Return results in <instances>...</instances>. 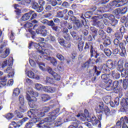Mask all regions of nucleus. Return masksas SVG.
<instances>
[{
  "label": "nucleus",
  "instance_id": "1",
  "mask_svg": "<svg viewBox=\"0 0 128 128\" xmlns=\"http://www.w3.org/2000/svg\"><path fill=\"white\" fill-rule=\"evenodd\" d=\"M50 107L45 106L42 108V110L40 108L32 109L28 112L29 118H36L32 119V122H38L36 126L40 128H50V126L52 124V122L56 118V114L60 112V108H56L54 111L50 113V116L45 118L44 120H40V118L44 116V112H48L50 110Z\"/></svg>",
  "mask_w": 128,
  "mask_h": 128
},
{
  "label": "nucleus",
  "instance_id": "2",
  "mask_svg": "<svg viewBox=\"0 0 128 128\" xmlns=\"http://www.w3.org/2000/svg\"><path fill=\"white\" fill-rule=\"evenodd\" d=\"M32 46H34V48H36L38 50L40 54H42V56L38 57V60H40V58H44L45 60H50V57L48 56L52 55V52L48 49H44V48H46H46H52V46L46 44L44 42L34 44V42H32L29 44V48H32Z\"/></svg>",
  "mask_w": 128,
  "mask_h": 128
},
{
  "label": "nucleus",
  "instance_id": "3",
  "mask_svg": "<svg viewBox=\"0 0 128 128\" xmlns=\"http://www.w3.org/2000/svg\"><path fill=\"white\" fill-rule=\"evenodd\" d=\"M38 96V93L34 92L32 90H30L26 93V98L28 100V104L31 108H36V102L37 100L36 98Z\"/></svg>",
  "mask_w": 128,
  "mask_h": 128
},
{
  "label": "nucleus",
  "instance_id": "4",
  "mask_svg": "<svg viewBox=\"0 0 128 128\" xmlns=\"http://www.w3.org/2000/svg\"><path fill=\"white\" fill-rule=\"evenodd\" d=\"M116 66L114 62L112 60H108L106 62V64H104L102 66V68L104 70H105L104 72H110V70H108V68H110V70H114Z\"/></svg>",
  "mask_w": 128,
  "mask_h": 128
},
{
  "label": "nucleus",
  "instance_id": "5",
  "mask_svg": "<svg viewBox=\"0 0 128 128\" xmlns=\"http://www.w3.org/2000/svg\"><path fill=\"white\" fill-rule=\"evenodd\" d=\"M126 124H128V118L126 116L125 117H122L120 119V121H118L116 122V125L112 127V128H128V126L126 124Z\"/></svg>",
  "mask_w": 128,
  "mask_h": 128
},
{
  "label": "nucleus",
  "instance_id": "6",
  "mask_svg": "<svg viewBox=\"0 0 128 128\" xmlns=\"http://www.w3.org/2000/svg\"><path fill=\"white\" fill-rule=\"evenodd\" d=\"M19 102H20V106L18 110L21 112H26V106L24 104V96L20 95L19 96Z\"/></svg>",
  "mask_w": 128,
  "mask_h": 128
},
{
  "label": "nucleus",
  "instance_id": "7",
  "mask_svg": "<svg viewBox=\"0 0 128 128\" xmlns=\"http://www.w3.org/2000/svg\"><path fill=\"white\" fill-rule=\"evenodd\" d=\"M98 118L99 120L96 118V116H93L92 118L90 116H88L87 120L89 122H92L93 126H97V124L100 126V120H102V115H99L98 116Z\"/></svg>",
  "mask_w": 128,
  "mask_h": 128
},
{
  "label": "nucleus",
  "instance_id": "8",
  "mask_svg": "<svg viewBox=\"0 0 128 128\" xmlns=\"http://www.w3.org/2000/svg\"><path fill=\"white\" fill-rule=\"evenodd\" d=\"M128 2V0H114L110 4L112 8H120L124 6Z\"/></svg>",
  "mask_w": 128,
  "mask_h": 128
},
{
  "label": "nucleus",
  "instance_id": "9",
  "mask_svg": "<svg viewBox=\"0 0 128 128\" xmlns=\"http://www.w3.org/2000/svg\"><path fill=\"white\" fill-rule=\"evenodd\" d=\"M117 70L118 72H121V76L122 78H126V71L124 68V61L122 60H120L118 62Z\"/></svg>",
  "mask_w": 128,
  "mask_h": 128
},
{
  "label": "nucleus",
  "instance_id": "10",
  "mask_svg": "<svg viewBox=\"0 0 128 128\" xmlns=\"http://www.w3.org/2000/svg\"><path fill=\"white\" fill-rule=\"evenodd\" d=\"M96 10V7L94 6L92 8H91V11L90 12H87L84 16L86 18H91L92 15V14H98V12H102V10H97L96 12V13L94 12Z\"/></svg>",
  "mask_w": 128,
  "mask_h": 128
},
{
  "label": "nucleus",
  "instance_id": "11",
  "mask_svg": "<svg viewBox=\"0 0 128 128\" xmlns=\"http://www.w3.org/2000/svg\"><path fill=\"white\" fill-rule=\"evenodd\" d=\"M14 62V58L12 57H10L9 60H6L3 62L0 63V66L2 67V68H4L6 66H8V64L9 66H12V64Z\"/></svg>",
  "mask_w": 128,
  "mask_h": 128
},
{
  "label": "nucleus",
  "instance_id": "12",
  "mask_svg": "<svg viewBox=\"0 0 128 128\" xmlns=\"http://www.w3.org/2000/svg\"><path fill=\"white\" fill-rule=\"evenodd\" d=\"M124 44L120 42V48L121 50V51L119 52V54L122 58H126L127 56L126 50V48H124Z\"/></svg>",
  "mask_w": 128,
  "mask_h": 128
},
{
  "label": "nucleus",
  "instance_id": "13",
  "mask_svg": "<svg viewBox=\"0 0 128 128\" xmlns=\"http://www.w3.org/2000/svg\"><path fill=\"white\" fill-rule=\"evenodd\" d=\"M36 0H23L22 2V4H30V2H33L32 4V8L34 10H36L40 6H38V4L36 2H34ZM25 3H24V2Z\"/></svg>",
  "mask_w": 128,
  "mask_h": 128
},
{
  "label": "nucleus",
  "instance_id": "14",
  "mask_svg": "<svg viewBox=\"0 0 128 128\" xmlns=\"http://www.w3.org/2000/svg\"><path fill=\"white\" fill-rule=\"evenodd\" d=\"M26 72L30 78H34V80H40V76L37 74H34V73L32 72V71L28 70L26 72Z\"/></svg>",
  "mask_w": 128,
  "mask_h": 128
},
{
  "label": "nucleus",
  "instance_id": "15",
  "mask_svg": "<svg viewBox=\"0 0 128 128\" xmlns=\"http://www.w3.org/2000/svg\"><path fill=\"white\" fill-rule=\"evenodd\" d=\"M101 78L104 82L110 84H112V80L110 78V74H103L101 76Z\"/></svg>",
  "mask_w": 128,
  "mask_h": 128
},
{
  "label": "nucleus",
  "instance_id": "16",
  "mask_svg": "<svg viewBox=\"0 0 128 128\" xmlns=\"http://www.w3.org/2000/svg\"><path fill=\"white\" fill-rule=\"evenodd\" d=\"M28 118L26 117L24 118L20 121H18V124L14 122H12V124L14 126L15 128H20V126L22 124V122H28Z\"/></svg>",
  "mask_w": 128,
  "mask_h": 128
},
{
  "label": "nucleus",
  "instance_id": "17",
  "mask_svg": "<svg viewBox=\"0 0 128 128\" xmlns=\"http://www.w3.org/2000/svg\"><path fill=\"white\" fill-rule=\"evenodd\" d=\"M92 18L94 20V22H96V24L99 28H104V24H102V22H100V21L96 22L98 20H102V18H103L102 16H94Z\"/></svg>",
  "mask_w": 128,
  "mask_h": 128
},
{
  "label": "nucleus",
  "instance_id": "18",
  "mask_svg": "<svg viewBox=\"0 0 128 128\" xmlns=\"http://www.w3.org/2000/svg\"><path fill=\"white\" fill-rule=\"evenodd\" d=\"M4 72L6 74H9L8 75V78H14V70H12V68L10 66L8 67L4 70Z\"/></svg>",
  "mask_w": 128,
  "mask_h": 128
},
{
  "label": "nucleus",
  "instance_id": "19",
  "mask_svg": "<svg viewBox=\"0 0 128 128\" xmlns=\"http://www.w3.org/2000/svg\"><path fill=\"white\" fill-rule=\"evenodd\" d=\"M43 90L48 94H53L56 92V88L50 86H45L43 88Z\"/></svg>",
  "mask_w": 128,
  "mask_h": 128
},
{
  "label": "nucleus",
  "instance_id": "20",
  "mask_svg": "<svg viewBox=\"0 0 128 128\" xmlns=\"http://www.w3.org/2000/svg\"><path fill=\"white\" fill-rule=\"evenodd\" d=\"M58 41L60 46H64V48H70V42H65L63 38H58Z\"/></svg>",
  "mask_w": 128,
  "mask_h": 128
},
{
  "label": "nucleus",
  "instance_id": "21",
  "mask_svg": "<svg viewBox=\"0 0 128 128\" xmlns=\"http://www.w3.org/2000/svg\"><path fill=\"white\" fill-rule=\"evenodd\" d=\"M104 102H100L98 106L96 108V112H98V114H100V112H104Z\"/></svg>",
  "mask_w": 128,
  "mask_h": 128
},
{
  "label": "nucleus",
  "instance_id": "22",
  "mask_svg": "<svg viewBox=\"0 0 128 128\" xmlns=\"http://www.w3.org/2000/svg\"><path fill=\"white\" fill-rule=\"evenodd\" d=\"M40 99L44 102H46L48 100H50V96L47 94H42L40 96Z\"/></svg>",
  "mask_w": 128,
  "mask_h": 128
},
{
  "label": "nucleus",
  "instance_id": "23",
  "mask_svg": "<svg viewBox=\"0 0 128 128\" xmlns=\"http://www.w3.org/2000/svg\"><path fill=\"white\" fill-rule=\"evenodd\" d=\"M71 120H73L74 122H72L71 126H68V128H78V124H80V121L76 119H72Z\"/></svg>",
  "mask_w": 128,
  "mask_h": 128
},
{
  "label": "nucleus",
  "instance_id": "24",
  "mask_svg": "<svg viewBox=\"0 0 128 128\" xmlns=\"http://www.w3.org/2000/svg\"><path fill=\"white\" fill-rule=\"evenodd\" d=\"M30 118H32V119L31 120V122H28L26 123L24 128H32V126H34V124H36V122H32V119L38 118L36 116L35 118L34 117H30Z\"/></svg>",
  "mask_w": 128,
  "mask_h": 128
},
{
  "label": "nucleus",
  "instance_id": "25",
  "mask_svg": "<svg viewBox=\"0 0 128 128\" xmlns=\"http://www.w3.org/2000/svg\"><path fill=\"white\" fill-rule=\"evenodd\" d=\"M104 18H108L110 20H112V22L114 20V16L112 14H106L103 15Z\"/></svg>",
  "mask_w": 128,
  "mask_h": 128
},
{
  "label": "nucleus",
  "instance_id": "26",
  "mask_svg": "<svg viewBox=\"0 0 128 128\" xmlns=\"http://www.w3.org/2000/svg\"><path fill=\"white\" fill-rule=\"evenodd\" d=\"M114 14L116 16V18H120L122 13L120 12V9L117 8L114 11Z\"/></svg>",
  "mask_w": 128,
  "mask_h": 128
},
{
  "label": "nucleus",
  "instance_id": "27",
  "mask_svg": "<svg viewBox=\"0 0 128 128\" xmlns=\"http://www.w3.org/2000/svg\"><path fill=\"white\" fill-rule=\"evenodd\" d=\"M80 41L78 44V48L80 52L84 50V42L82 41V38H80Z\"/></svg>",
  "mask_w": 128,
  "mask_h": 128
},
{
  "label": "nucleus",
  "instance_id": "28",
  "mask_svg": "<svg viewBox=\"0 0 128 128\" xmlns=\"http://www.w3.org/2000/svg\"><path fill=\"white\" fill-rule=\"evenodd\" d=\"M76 116H77V118H80L81 120H83L84 122V120H88V116L84 114H78L76 115Z\"/></svg>",
  "mask_w": 128,
  "mask_h": 128
},
{
  "label": "nucleus",
  "instance_id": "29",
  "mask_svg": "<svg viewBox=\"0 0 128 128\" xmlns=\"http://www.w3.org/2000/svg\"><path fill=\"white\" fill-rule=\"evenodd\" d=\"M30 12L28 13L25 14L22 17V20H24V22H26V20H30Z\"/></svg>",
  "mask_w": 128,
  "mask_h": 128
},
{
  "label": "nucleus",
  "instance_id": "30",
  "mask_svg": "<svg viewBox=\"0 0 128 128\" xmlns=\"http://www.w3.org/2000/svg\"><path fill=\"white\" fill-rule=\"evenodd\" d=\"M106 90L108 92H110V90H114V88L112 84H110V83H106Z\"/></svg>",
  "mask_w": 128,
  "mask_h": 128
},
{
  "label": "nucleus",
  "instance_id": "31",
  "mask_svg": "<svg viewBox=\"0 0 128 128\" xmlns=\"http://www.w3.org/2000/svg\"><path fill=\"white\" fill-rule=\"evenodd\" d=\"M112 97L110 96H106L103 98V100L106 104H108L110 102V100Z\"/></svg>",
  "mask_w": 128,
  "mask_h": 128
},
{
  "label": "nucleus",
  "instance_id": "32",
  "mask_svg": "<svg viewBox=\"0 0 128 128\" xmlns=\"http://www.w3.org/2000/svg\"><path fill=\"white\" fill-rule=\"evenodd\" d=\"M124 68V70H125L126 72L125 78H126V80H128V62L125 64Z\"/></svg>",
  "mask_w": 128,
  "mask_h": 128
},
{
  "label": "nucleus",
  "instance_id": "33",
  "mask_svg": "<svg viewBox=\"0 0 128 128\" xmlns=\"http://www.w3.org/2000/svg\"><path fill=\"white\" fill-rule=\"evenodd\" d=\"M115 36L116 39L118 40H122V37L124 36L122 35V32H117L115 34Z\"/></svg>",
  "mask_w": 128,
  "mask_h": 128
},
{
  "label": "nucleus",
  "instance_id": "34",
  "mask_svg": "<svg viewBox=\"0 0 128 128\" xmlns=\"http://www.w3.org/2000/svg\"><path fill=\"white\" fill-rule=\"evenodd\" d=\"M24 83L25 84H26V86H30V84H32L34 83V82H32V80L28 78H26L24 80Z\"/></svg>",
  "mask_w": 128,
  "mask_h": 128
},
{
  "label": "nucleus",
  "instance_id": "35",
  "mask_svg": "<svg viewBox=\"0 0 128 128\" xmlns=\"http://www.w3.org/2000/svg\"><path fill=\"white\" fill-rule=\"evenodd\" d=\"M98 34L100 36V38H102L104 39L106 38V32H104V30H100L98 31Z\"/></svg>",
  "mask_w": 128,
  "mask_h": 128
},
{
  "label": "nucleus",
  "instance_id": "36",
  "mask_svg": "<svg viewBox=\"0 0 128 128\" xmlns=\"http://www.w3.org/2000/svg\"><path fill=\"white\" fill-rule=\"evenodd\" d=\"M112 78L116 80H118V78H120V74L118 73H116L114 71H112Z\"/></svg>",
  "mask_w": 128,
  "mask_h": 128
},
{
  "label": "nucleus",
  "instance_id": "37",
  "mask_svg": "<svg viewBox=\"0 0 128 128\" xmlns=\"http://www.w3.org/2000/svg\"><path fill=\"white\" fill-rule=\"evenodd\" d=\"M46 28V26H40L38 29L36 30V32L38 34H42V30H44Z\"/></svg>",
  "mask_w": 128,
  "mask_h": 128
},
{
  "label": "nucleus",
  "instance_id": "38",
  "mask_svg": "<svg viewBox=\"0 0 128 128\" xmlns=\"http://www.w3.org/2000/svg\"><path fill=\"white\" fill-rule=\"evenodd\" d=\"M20 94V88H16L14 90V92H13L14 96H18Z\"/></svg>",
  "mask_w": 128,
  "mask_h": 128
},
{
  "label": "nucleus",
  "instance_id": "39",
  "mask_svg": "<svg viewBox=\"0 0 128 128\" xmlns=\"http://www.w3.org/2000/svg\"><path fill=\"white\" fill-rule=\"evenodd\" d=\"M37 64H38L39 68H40V70L43 71L46 70L44 68V66H46V64H44V63L42 62H37Z\"/></svg>",
  "mask_w": 128,
  "mask_h": 128
},
{
  "label": "nucleus",
  "instance_id": "40",
  "mask_svg": "<svg viewBox=\"0 0 128 128\" xmlns=\"http://www.w3.org/2000/svg\"><path fill=\"white\" fill-rule=\"evenodd\" d=\"M128 88V79H124L123 80V88L124 90H126Z\"/></svg>",
  "mask_w": 128,
  "mask_h": 128
},
{
  "label": "nucleus",
  "instance_id": "41",
  "mask_svg": "<svg viewBox=\"0 0 128 128\" xmlns=\"http://www.w3.org/2000/svg\"><path fill=\"white\" fill-rule=\"evenodd\" d=\"M35 88L37 90H44V86L40 84H35Z\"/></svg>",
  "mask_w": 128,
  "mask_h": 128
},
{
  "label": "nucleus",
  "instance_id": "42",
  "mask_svg": "<svg viewBox=\"0 0 128 128\" xmlns=\"http://www.w3.org/2000/svg\"><path fill=\"white\" fill-rule=\"evenodd\" d=\"M7 81L8 79H6V77H4L3 78L1 79L0 81V84L1 86H6Z\"/></svg>",
  "mask_w": 128,
  "mask_h": 128
},
{
  "label": "nucleus",
  "instance_id": "43",
  "mask_svg": "<svg viewBox=\"0 0 128 128\" xmlns=\"http://www.w3.org/2000/svg\"><path fill=\"white\" fill-rule=\"evenodd\" d=\"M58 70H60V72H62L64 70V64L62 62L60 63L57 67Z\"/></svg>",
  "mask_w": 128,
  "mask_h": 128
},
{
  "label": "nucleus",
  "instance_id": "44",
  "mask_svg": "<svg viewBox=\"0 0 128 128\" xmlns=\"http://www.w3.org/2000/svg\"><path fill=\"white\" fill-rule=\"evenodd\" d=\"M104 112L106 116H110V108L108 106H106L104 108Z\"/></svg>",
  "mask_w": 128,
  "mask_h": 128
},
{
  "label": "nucleus",
  "instance_id": "45",
  "mask_svg": "<svg viewBox=\"0 0 128 128\" xmlns=\"http://www.w3.org/2000/svg\"><path fill=\"white\" fill-rule=\"evenodd\" d=\"M104 52L107 56H112V51L110 49L105 48L104 50Z\"/></svg>",
  "mask_w": 128,
  "mask_h": 128
},
{
  "label": "nucleus",
  "instance_id": "46",
  "mask_svg": "<svg viewBox=\"0 0 128 128\" xmlns=\"http://www.w3.org/2000/svg\"><path fill=\"white\" fill-rule=\"evenodd\" d=\"M50 60L51 64H52L54 66H56V64H58V62L56 61V58H50Z\"/></svg>",
  "mask_w": 128,
  "mask_h": 128
},
{
  "label": "nucleus",
  "instance_id": "47",
  "mask_svg": "<svg viewBox=\"0 0 128 128\" xmlns=\"http://www.w3.org/2000/svg\"><path fill=\"white\" fill-rule=\"evenodd\" d=\"M29 12L30 14V16H32L31 20H34V18H36V16H38V15L36 14L34 11L31 10Z\"/></svg>",
  "mask_w": 128,
  "mask_h": 128
},
{
  "label": "nucleus",
  "instance_id": "48",
  "mask_svg": "<svg viewBox=\"0 0 128 128\" xmlns=\"http://www.w3.org/2000/svg\"><path fill=\"white\" fill-rule=\"evenodd\" d=\"M4 52H5L4 56L3 55L1 56V58H6L8 56V54H10V49L6 48L4 50Z\"/></svg>",
  "mask_w": 128,
  "mask_h": 128
},
{
  "label": "nucleus",
  "instance_id": "49",
  "mask_svg": "<svg viewBox=\"0 0 128 128\" xmlns=\"http://www.w3.org/2000/svg\"><path fill=\"white\" fill-rule=\"evenodd\" d=\"M10 40H14V31H11L10 33L8 34Z\"/></svg>",
  "mask_w": 128,
  "mask_h": 128
},
{
  "label": "nucleus",
  "instance_id": "50",
  "mask_svg": "<svg viewBox=\"0 0 128 128\" xmlns=\"http://www.w3.org/2000/svg\"><path fill=\"white\" fill-rule=\"evenodd\" d=\"M104 46H108L110 44V40L109 39L106 38L104 40V42H103Z\"/></svg>",
  "mask_w": 128,
  "mask_h": 128
},
{
  "label": "nucleus",
  "instance_id": "51",
  "mask_svg": "<svg viewBox=\"0 0 128 128\" xmlns=\"http://www.w3.org/2000/svg\"><path fill=\"white\" fill-rule=\"evenodd\" d=\"M52 76L56 80H60V76L56 72Z\"/></svg>",
  "mask_w": 128,
  "mask_h": 128
},
{
  "label": "nucleus",
  "instance_id": "52",
  "mask_svg": "<svg viewBox=\"0 0 128 128\" xmlns=\"http://www.w3.org/2000/svg\"><path fill=\"white\" fill-rule=\"evenodd\" d=\"M54 82V80L52 78H50V77L46 78V84H52Z\"/></svg>",
  "mask_w": 128,
  "mask_h": 128
},
{
  "label": "nucleus",
  "instance_id": "53",
  "mask_svg": "<svg viewBox=\"0 0 128 128\" xmlns=\"http://www.w3.org/2000/svg\"><path fill=\"white\" fill-rule=\"evenodd\" d=\"M74 26H76L77 28H78L80 27V21L78 20H76L74 23Z\"/></svg>",
  "mask_w": 128,
  "mask_h": 128
},
{
  "label": "nucleus",
  "instance_id": "54",
  "mask_svg": "<svg viewBox=\"0 0 128 128\" xmlns=\"http://www.w3.org/2000/svg\"><path fill=\"white\" fill-rule=\"evenodd\" d=\"M29 62L31 66H32V68H36V62L34 61L33 60L30 59Z\"/></svg>",
  "mask_w": 128,
  "mask_h": 128
},
{
  "label": "nucleus",
  "instance_id": "55",
  "mask_svg": "<svg viewBox=\"0 0 128 128\" xmlns=\"http://www.w3.org/2000/svg\"><path fill=\"white\" fill-rule=\"evenodd\" d=\"M32 23L30 22H27L24 25V28H32Z\"/></svg>",
  "mask_w": 128,
  "mask_h": 128
},
{
  "label": "nucleus",
  "instance_id": "56",
  "mask_svg": "<svg viewBox=\"0 0 128 128\" xmlns=\"http://www.w3.org/2000/svg\"><path fill=\"white\" fill-rule=\"evenodd\" d=\"M5 116L7 120H11V118H14V114L12 113H8L6 114Z\"/></svg>",
  "mask_w": 128,
  "mask_h": 128
},
{
  "label": "nucleus",
  "instance_id": "57",
  "mask_svg": "<svg viewBox=\"0 0 128 128\" xmlns=\"http://www.w3.org/2000/svg\"><path fill=\"white\" fill-rule=\"evenodd\" d=\"M70 34L74 40H78V34L74 31H70Z\"/></svg>",
  "mask_w": 128,
  "mask_h": 128
},
{
  "label": "nucleus",
  "instance_id": "58",
  "mask_svg": "<svg viewBox=\"0 0 128 128\" xmlns=\"http://www.w3.org/2000/svg\"><path fill=\"white\" fill-rule=\"evenodd\" d=\"M56 58L58 60H64V57L62 54H56Z\"/></svg>",
  "mask_w": 128,
  "mask_h": 128
},
{
  "label": "nucleus",
  "instance_id": "59",
  "mask_svg": "<svg viewBox=\"0 0 128 128\" xmlns=\"http://www.w3.org/2000/svg\"><path fill=\"white\" fill-rule=\"evenodd\" d=\"M15 114H16L18 118H22V114L18 110H16L14 112Z\"/></svg>",
  "mask_w": 128,
  "mask_h": 128
},
{
  "label": "nucleus",
  "instance_id": "60",
  "mask_svg": "<svg viewBox=\"0 0 128 128\" xmlns=\"http://www.w3.org/2000/svg\"><path fill=\"white\" fill-rule=\"evenodd\" d=\"M56 18H63L64 17V14L62 13V11H59L57 12V14L56 15Z\"/></svg>",
  "mask_w": 128,
  "mask_h": 128
},
{
  "label": "nucleus",
  "instance_id": "61",
  "mask_svg": "<svg viewBox=\"0 0 128 128\" xmlns=\"http://www.w3.org/2000/svg\"><path fill=\"white\" fill-rule=\"evenodd\" d=\"M50 40V42H56V38L54 36H52V35L49 36Z\"/></svg>",
  "mask_w": 128,
  "mask_h": 128
},
{
  "label": "nucleus",
  "instance_id": "62",
  "mask_svg": "<svg viewBox=\"0 0 128 128\" xmlns=\"http://www.w3.org/2000/svg\"><path fill=\"white\" fill-rule=\"evenodd\" d=\"M128 12V8L125 7L120 10L121 14H124Z\"/></svg>",
  "mask_w": 128,
  "mask_h": 128
},
{
  "label": "nucleus",
  "instance_id": "63",
  "mask_svg": "<svg viewBox=\"0 0 128 128\" xmlns=\"http://www.w3.org/2000/svg\"><path fill=\"white\" fill-rule=\"evenodd\" d=\"M118 82H118V80H116L114 82L112 86H113L114 90V88H118V84H119Z\"/></svg>",
  "mask_w": 128,
  "mask_h": 128
},
{
  "label": "nucleus",
  "instance_id": "64",
  "mask_svg": "<svg viewBox=\"0 0 128 128\" xmlns=\"http://www.w3.org/2000/svg\"><path fill=\"white\" fill-rule=\"evenodd\" d=\"M90 30L95 34H98V29L94 27H91Z\"/></svg>",
  "mask_w": 128,
  "mask_h": 128
}]
</instances>
